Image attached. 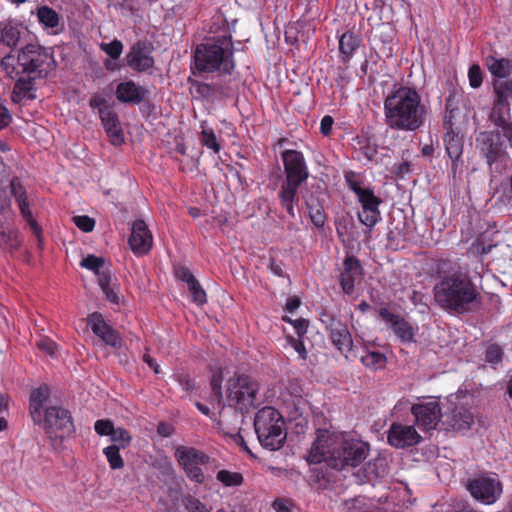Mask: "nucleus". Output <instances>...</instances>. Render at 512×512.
<instances>
[{"mask_svg":"<svg viewBox=\"0 0 512 512\" xmlns=\"http://www.w3.org/2000/svg\"><path fill=\"white\" fill-rule=\"evenodd\" d=\"M431 275L438 279L433 287L435 303L448 313L463 315L482 302L481 293L470 275L449 259H434Z\"/></svg>","mask_w":512,"mask_h":512,"instance_id":"nucleus-1","label":"nucleus"},{"mask_svg":"<svg viewBox=\"0 0 512 512\" xmlns=\"http://www.w3.org/2000/svg\"><path fill=\"white\" fill-rule=\"evenodd\" d=\"M308 461L313 464L325 462L336 470H346L360 465L369 455L370 445L359 439H346L327 429H318Z\"/></svg>","mask_w":512,"mask_h":512,"instance_id":"nucleus-2","label":"nucleus"},{"mask_svg":"<svg viewBox=\"0 0 512 512\" xmlns=\"http://www.w3.org/2000/svg\"><path fill=\"white\" fill-rule=\"evenodd\" d=\"M384 112L390 128L415 131L423 125L426 109L416 89L401 86L386 97Z\"/></svg>","mask_w":512,"mask_h":512,"instance_id":"nucleus-3","label":"nucleus"},{"mask_svg":"<svg viewBox=\"0 0 512 512\" xmlns=\"http://www.w3.org/2000/svg\"><path fill=\"white\" fill-rule=\"evenodd\" d=\"M489 121L496 127L495 132H481L476 138V147L482 156L488 160L510 158L507 145L501 141V137L508 141L512 149V122L510 116V104L495 102L488 115Z\"/></svg>","mask_w":512,"mask_h":512,"instance_id":"nucleus-4","label":"nucleus"},{"mask_svg":"<svg viewBox=\"0 0 512 512\" xmlns=\"http://www.w3.org/2000/svg\"><path fill=\"white\" fill-rule=\"evenodd\" d=\"M55 64L52 53L36 44H28L21 48L17 56L9 53L1 59V66L10 78L20 75H31L42 78Z\"/></svg>","mask_w":512,"mask_h":512,"instance_id":"nucleus-5","label":"nucleus"},{"mask_svg":"<svg viewBox=\"0 0 512 512\" xmlns=\"http://www.w3.org/2000/svg\"><path fill=\"white\" fill-rule=\"evenodd\" d=\"M194 62L201 72L221 71L230 74L235 67L231 38L219 36L199 44L194 53Z\"/></svg>","mask_w":512,"mask_h":512,"instance_id":"nucleus-6","label":"nucleus"},{"mask_svg":"<svg viewBox=\"0 0 512 512\" xmlns=\"http://www.w3.org/2000/svg\"><path fill=\"white\" fill-rule=\"evenodd\" d=\"M254 429L262 447L276 451L284 446L287 437L285 421L275 408L260 409L254 418Z\"/></svg>","mask_w":512,"mask_h":512,"instance_id":"nucleus-7","label":"nucleus"},{"mask_svg":"<svg viewBox=\"0 0 512 512\" xmlns=\"http://www.w3.org/2000/svg\"><path fill=\"white\" fill-rule=\"evenodd\" d=\"M258 382L251 376L235 373L227 381L226 395L229 406L241 412H248L256 406Z\"/></svg>","mask_w":512,"mask_h":512,"instance_id":"nucleus-8","label":"nucleus"},{"mask_svg":"<svg viewBox=\"0 0 512 512\" xmlns=\"http://www.w3.org/2000/svg\"><path fill=\"white\" fill-rule=\"evenodd\" d=\"M286 179L281 185V206L291 217H295L294 204L298 202V188L309 176L305 162H284Z\"/></svg>","mask_w":512,"mask_h":512,"instance_id":"nucleus-9","label":"nucleus"},{"mask_svg":"<svg viewBox=\"0 0 512 512\" xmlns=\"http://www.w3.org/2000/svg\"><path fill=\"white\" fill-rule=\"evenodd\" d=\"M33 422L42 426L51 439H63L75 431L70 412L59 406L45 408L40 414V421Z\"/></svg>","mask_w":512,"mask_h":512,"instance_id":"nucleus-10","label":"nucleus"},{"mask_svg":"<svg viewBox=\"0 0 512 512\" xmlns=\"http://www.w3.org/2000/svg\"><path fill=\"white\" fill-rule=\"evenodd\" d=\"M471 496L484 504L495 503L502 494V483L496 474H481L466 484Z\"/></svg>","mask_w":512,"mask_h":512,"instance_id":"nucleus-11","label":"nucleus"},{"mask_svg":"<svg viewBox=\"0 0 512 512\" xmlns=\"http://www.w3.org/2000/svg\"><path fill=\"white\" fill-rule=\"evenodd\" d=\"M411 413L418 427L427 431L435 429L442 417L438 401L414 404Z\"/></svg>","mask_w":512,"mask_h":512,"instance_id":"nucleus-12","label":"nucleus"},{"mask_svg":"<svg viewBox=\"0 0 512 512\" xmlns=\"http://www.w3.org/2000/svg\"><path fill=\"white\" fill-rule=\"evenodd\" d=\"M329 338L334 347L348 359L349 354L353 351V338L346 323L330 317V323L327 325Z\"/></svg>","mask_w":512,"mask_h":512,"instance_id":"nucleus-13","label":"nucleus"},{"mask_svg":"<svg viewBox=\"0 0 512 512\" xmlns=\"http://www.w3.org/2000/svg\"><path fill=\"white\" fill-rule=\"evenodd\" d=\"M388 443L395 448H408L422 441L414 426L393 423L387 432Z\"/></svg>","mask_w":512,"mask_h":512,"instance_id":"nucleus-14","label":"nucleus"},{"mask_svg":"<svg viewBox=\"0 0 512 512\" xmlns=\"http://www.w3.org/2000/svg\"><path fill=\"white\" fill-rule=\"evenodd\" d=\"M128 243L131 250L138 255H145L151 250L153 238L144 220L133 222Z\"/></svg>","mask_w":512,"mask_h":512,"instance_id":"nucleus-15","label":"nucleus"},{"mask_svg":"<svg viewBox=\"0 0 512 512\" xmlns=\"http://www.w3.org/2000/svg\"><path fill=\"white\" fill-rule=\"evenodd\" d=\"M379 316L384 322L390 324V328L400 341L404 343L415 341V329L412 324L403 317L393 314L387 308H381L379 310Z\"/></svg>","mask_w":512,"mask_h":512,"instance_id":"nucleus-16","label":"nucleus"},{"mask_svg":"<svg viewBox=\"0 0 512 512\" xmlns=\"http://www.w3.org/2000/svg\"><path fill=\"white\" fill-rule=\"evenodd\" d=\"M87 320L92 332L105 344L114 348L121 347L122 341L118 332L104 321L101 313L93 312L88 316Z\"/></svg>","mask_w":512,"mask_h":512,"instance_id":"nucleus-17","label":"nucleus"},{"mask_svg":"<svg viewBox=\"0 0 512 512\" xmlns=\"http://www.w3.org/2000/svg\"><path fill=\"white\" fill-rule=\"evenodd\" d=\"M363 274L360 261L353 255L347 256L343 261V271L340 275V285L345 294L354 292L355 281Z\"/></svg>","mask_w":512,"mask_h":512,"instance_id":"nucleus-18","label":"nucleus"},{"mask_svg":"<svg viewBox=\"0 0 512 512\" xmlns=\"http://www.w3.org/2000/svg\"><path fill=\"white\" fill-rule=\"evenodd\" d=\"M127 64L132 69L143 72L153 67L154 59L148 47L141 42L134 44L126 56Z\"/></svg>","mask_w":512,"mask_h":512,"instance_id":"nucleus-19","label":"nucleus"},{"mask_svg":"<svg viewBox=\"0 0 512 512\" xmlns=\"http://www.w3.org/2000/svg\"><path fill=\"white\" fill-rule=\"evenodd\" d=\"M148 93L146 88L132 80L121 82L116 88V98L122 103L139 104L145 100Z\"/></svg>","mask_w":512,"mask_h":512,"instance_id":"nucleus-20","label":"nucleus"},{"mask_svg":"<svg viewBox=\"0 0 512 512\" xmlns=\"http://www.w3.org/2000/svg\"><path fill=\"white\" fill-rule=\"evenodd\" d=\"M104 129L112 143L119 145L124 141V135L117 114L108 106L99 109Z\"/></svg>","mask_w":512,"mask_h":512,"instance_id":"nucleus-21","label":"nucleus"},{"mask_svg":"<svg viewBox=\"0 0 512 512\" xmlns=\"http://www.w3.org/2000/svg\"><path fill=\"white\" fill-rule=\"evenodd\" d=\"M442 421L447 429L466 431L474 423V417L469 409L463 406H456L449 414H446Z\"/></svg>","mask_w":512,"mask_h":512,"instance_id":"nucleus-22","label":"nucleus"},{"mask_svg":"<svg viewBox=\"0 0 512 512\" xmlns=\"http://www.w3.org/2000/svg\"><path fill=\"white\" fill-rule=\"evenodd\" d=\"M174 456L179 465L184 469L194 465H204L209 462L210 457L204 452L193 447L178 446Z\"/></svg>","mask_w":512,"mask_h":512,"instance_id":"nucleus-23","label":"nucleus"},{"mask_svg":"<svg viewBox=\"0 0 512 512\" xmlns=\"http://www.w3.org/2000/svg\"><path fill=\"white\" fill-rule=\"evenodd\" d=\"M14 88L11 94V100L14 103H20L24 99L33 100L36 98L34 93L35 83L34 81L38 77H32L31 75H20L17 76Z\"/></svg>","mask_w":512,"mask_h":512,"instance_id":"nucleus-24","label":"nucleus"},{"mask_svg":"<svg viewBox=\"0 0 512 512\" xmlns=\"http://www.w3.org/2000/svg\"><path fill=\"white\" fill-rule=\"evenodd\" d=\"M49 397L50 389L47 385H42L31 391L29 409L33 421H40V414L44 412V404L49 400Z\"/></svg>","mask_w":512,"mask_h":512,"instance_id":"nucleus-25","label":"nucleus"},{"mask_svg":"<svg viewBox=\"0 0 512 512\" xmlns=\"http://www.w3.org/2000/svg\"><path fill=\"white\" fill-rule=\"evenodd\" d=\"M389 473L387 459L377 456L371 459L363 469V478L361 482H369L372 479L383 478Z\"/></svg>","mask_w":512,"mask_h":512,"instance_id":"nucleus-26","label":"nucleus"},{"mask_svg":"<svg viewBox=\"0 0 512 512\" xmlns=\"http://www.w3.org/2000/svg\"><path fill=\"white\" fill-rule=\"evenodd\" d=\"M360 40L352 32H345L339 39V52L343 62H348L358 48Z\"/></svg>","mask_w":512,"mask_h":512,"instance_id":"nucleus-27","label":"nucleus"},{"mask_svg":"<svg viewBox=\"0 0 512 512\" xmlns=\"http://www.w3.org/2000/svg\"><path fill=\"white\" fill-rule=\"evenodd\" d=\"M444 144L450 160H458L463 151L461 138L453 131L447 132L444 136Z\"/></svg>","mask_w":512,"mask_h":512,"instance_id":"nucleus-28","label":"nucleus"},{"mask_svg":"<svg viewBox=\"0 0 512 512\" xmlns=\"http://www.w3.org/2000/svg\"><path fill=\"white\" fill-rule=\"evenodd\" d=\"M493 85L497 96L495 102L509 104L512 99V80L508 78L495 79Z\"/></svg>","mask_w":512,"mask_h":512,"instance_id":"nucleus-29","label":"nucleus"},{"mask_svg":"<svg viewBox=\"0 0 512 512\" xmlns=\"http://www.w3.org/2000/svg\"><path fill=\"white\" fill-rule=\"evenodd\" d=\"M487 65L489 71L496 77V79L508 78L512 69L510 61L505 58L496 59L491 57L487 60Z\"/></svg>","mask_w":512,"mask_h":512,"instance_id":"nucleus-30","label":"nucleus"},{"mask_svg":"<svg viewBox=\"0 0 512 512\" xmlns=\"http://www.w3.org/2000/svg\"><path fill=\"white\" fill-rule=\"evenodd\" d=\"M372 503L365 496H356L342 502V512H369Z\"/></svg>","mask_w":512,"mask_h":512,"instance_id":"nucleus-31","label":"nucleus"},{"mask_svg":"<svg viewBox=\"0 0 512 512\" xmlns=\"http://www.w3.org/2000/svg\"><path fill=\"white\" fill-rule=\"evenodd\" d=\"M222 382L223 370L219 367L212 371L210 378L211 395L218 404L223 402Z\"/></svg>","mask_w":512,"mask_h":512,"instance_id":"nucleus-32","label":"nucleus"},{"mask_svg":"<svg viewBox=\"0 0 512 512\" xmlns=\"http://www.w3.org/2000/svg\"><path fill=\"white\" fill-rule=\"evenodd\" d=\"M357 197L362 205V210L367 212L375 213V210H379V205L382 203V200L375 196L373 190L369 188H366V190Z\"/></svg>","mask_w":512,"mask_h":512,"instance_id":"nucleus-33","label":"nucleus"},{"mask_svg":"<svg viewBox=\"0 0 512 512\" xmlns=\"http://www.w3.org/2000/svg\"><path fill=\"white\" fill-rule=\"evenodd\" d=\"M37 16L39 22L44 24L46 27L55 28L59 24V16L57 12L48 6L40 7L38 9Z\"/></svg>","mask_w":512,"mask_h":512,"instance_id":"nucleus-34","label":"nucleus"},{"mask_svg":"<svg viewBox=\"0 0 512 512\" xmlns=\"http://www.w3.org/2000/svg\"><path fill=\"white\" fill-rule=\"evenodd\" d=\"M362 364L371 369H379L385 366L386 356L378 351H370L360 358Z\"/></svg>","mask_w":512,"mask_h":512,"instance_id":"nucleus-35","label":"nucleus"},{"mask_svg":"<svg viewBox=\"0 0 512 512\" xmlns=\"http://www.w3.org/2000/svg\"><path fill=\"white\" fill-rule=\"evenodd\" d=\"M216 478L227 487L240 486L244 481L243 475L241 473L232 472L225 469L218 471Z\"/></svg>","mask_w":512,"mask_h":512,"instance_id":"nucleus-36","label":"nucleus"},{"mask_svg":"<svg viewBox=\"0 0 512 512\" xmlns=\"http://www.w3.org/2000/svg\"><path fill=\"white\" fill-rule=\"evenodd\" d=\"M120 447L117 445H110L106 447L103 452L109 462L111 469H121L124 467V460L120 455Z\"/></svg>","mask_w":512,"mask_h":512,"instance_id":"nucleus-37","label":"nucleus"},{"mask_svg":"<svg viewBox=\"0 0 512 512\" xmlns=\"http://www.w3.org/2000/svg\"><path fill=\"white\" fill-rule=\"evenodd\" d=\"M200 142L203 146L211 149L214 153H218L220 150V143L214 131L209 127H202Z\"/></svg>","mask_w":512,"mask_h":512,"instance_id":"nucleus-38","label":"nucleus"},{"mask_svg":"<svg viewBox=\"0 0 512 512\" xmlns=\"http://www.w3.org/2000/svg\"><path fill=\"white\" fill-rule=\"evenodd\" d=\"M307 207L309 210V216H310L312 223L317 228H322L326 222V215L324 212V208L319 203L314 204L312 202L307 203Z\"/></svg>","mask_w":512,"mask_h":512,"instance_id":"nucleus-39","label":"nucleus"},{"mask_svg":"<svg viewBox=\"0 0 512 512\" xmlns=\"http://www.w3.org/2000/svg\"><path fill=\"white\" fill-rule=\"evenodd\" d=\"M20 39V31L13 26H6L1 31L0 42L7 47H15Z\"/></svg>","mask_w":512,"mask_h":512,"instance_id":"nucleus-40","label":"nucleus"},{"mask_svg":"<svg viewBox=\"0 0 512 512\" xmlns=\"http://www.w3.org/2000/svg\"><path fill=\"white\" fill-rule=\"evenodd\" d=\"M110 437H111V441L118 443L116 445L122 449L127 448L130 445L131 440H132V437L129 434V432L122 427H118V428L114 427L113 432Z\"/></svg>","mask_w":512,"mask_h":512,"instance_id":"nucleus-41","label":"nucleus"},{"mask_svg":"<svg viewBox=\"0 0 512 512\" xmlns=\"http://www.w3.org/2000/svg\"><path fill=\"white\" fill-rule=\"evenodd\" d=\"M105 264V259L103 257H98L93 254H89L87 257L83 258L80 262L81 267L86 268L90 271H93L97 274L100 270H102Z\"/></svg>","mask_w":512,"mask_h":512,"instance_id":"nucleus-42","label":"nucleus"},{"mask_svg":"<svg viewBox=\"0 0 512 512\" xmlns=\"http://www.w3.org/2000/svg\"><path fill=\"white\" fill-rule=\"evenodd\" d=\"M503 349L496 343L489 344L485 350V361L490 364H498L503 359Z\"/></svg>","mask_w":512,"mask_h":512,"instance_id":"nucleus-43","label":"nucleus"},{"mask_svg":"<svg viewBox=\"0 0 512 512\" xmlns=\"http://www.w3.org/2000/svg\"><path fill=\"white\" fill-rule=\"evenodd\" d=\"M182 503L188 512H209L206 506L192 495L185 496Z\"/></svg>","mask_w":512,"mask_h":512,"instance_id":"nucleus-44","label":"nucleus"},{"mask_svg":"<svg viewBox=\"0 0 512 512\" xmlns=\"http://www.w3.org/2000/svg\"><path fill=\"white\" fill-rule=\"evenodd\" d=\"M188 289L192 295V300L197 305H203L206 303V292L201 287L197 279L188 285Z\"/></svg>","mask_w":512,"mask_h":512,"instance_id":"nucleus-45","label":"nucleus"},{"mask_svg":"<svg viewBox=\"0 0 512 512\" xmlns=\"http://www.w3.org/2000/svg\"><path fill=\"white\" fill-rule=\"evenodd\" d=\"M100 47L106 54H108L113 59L119 58L123 50L122 42L117 39L113 40L110 43H102Z\"/></svg>","mask_w":512,"mask_h":512,"instance_id":"nucleus-46","label":"nucleus"},{"mask_svg":"<svg viewBox=\"0 0 512 512\" xmlns=\"http://www.w3.org/2000/svg\"><path fill=\"white\" fill-rule=\"evenodd\" d=\"M73 223L83 232H91L95 226V220L87 215L73 217Z\"/></svg>","mask_w":512,"mask_h":512,"instance_id":"nucleus-47","label":"nucleus"},{"mask_svg":"<svg viewBox=\"0 0 512 512\" xmlns=\"http://www.w3.org/2000/svg\"><path fill=\"white\" fill-rule=\"evenodd\" d=\"M345 181L350 190H352L357 196H359L366 188L361 187V183L358 180V175L353 171L345 173Z\"/></svg>","mask_w":512,"mask_h":512,"instance_id":"nucleus-48","label":"nucleus"},{"mask_svg":"<svg viewBox=\"0 0 512 512\" xmlns=\"http://www.w3.org/2000/svg\"><path fill=\"white\" fill-rule=\"evenodd\" d=\"M358 217L363 225L371 229L380 219V211L375 210V213H373L362 210V212L358 214Z\"/></svg>","mask_w":512,"mask_h":512,"instance_id":"nucleus-49","label":"nucleus"},{"mask_svg":"<svg viewBox=\"0 0 512 512\" xmlns=\"http://www.w3.org/2000/svg\"><path fill=\"white\" fill-rule=\"evenodd\" d=\"M94 429L101 436H111L114 425L109 419H100L95 422Z\"/></svg>","mask_w":512,"mask_h":512,"instance_id":"nucleus-50","label":"nucleus"},{"mask_svg":"<svg viewBox=\"0 0 512 512\" xmlns=\"http://www.w3.org/2000/svg\"><path fill=\"white\" fill-rule=\"evenodd\" d=\"M469 83L472 88H479L483 81L482 70L479 65H472L468 71Z\"/></svg>","mask_w":512,"mask_h":512,"instance_id":"nucleus-51","label":"nucleus"},{"mask_svg":"<svg viewBox=\"0 0 512 512\" xmlns=\"http://www.w3.org/2000/svg\"><path fill=\"white\" fill-rule=\"evenodd\" d=\"M15 201L19 207L20 214L22 216H31L30 204L28 201L27 191L22 192V194H18L15 197Z\"/></svg>","mask_w":512,"mask_h":512,"instance_id":"nucleus-52","label":"nucleus"},{"mask_svg":"<svg viewBox=\"0 0 512 512\" xmlns=\"http://www.w3.org/2000/svg\"><path fill=\"white\" fill-rule=\"evenodd\" d=\"M0 244H7L10 249H16L20 244L17 239V233L14 231H2L0 233Z\"/></svg>","mask_w":512,"mask_h":512,"instance_id":"nucleus-53","label":"nucleus"},{"mask_svg":"<svg viewBox=\"0 0 512 512\" xmlns=\"http://www.w3.org/2000/svg\"><path fill=\"white\" fill-rule=\"evenodd\" d=\"M176 381L180 384L182 389L187 392L191 393L195 390V384L191 380L188 374L180 373L175 376Z\"/></svg>","mask_w":512,"mask_h":512,"instance_id":"nucleus-54","label":"nucleus"},{"mask_svg":"<svg viewBox=\"0 0 512 512\" xmlns=\"http://www.w3.org/2000/svg\"><path fill=\"white\" fill-rule=\"evenodd\" d=\"M199 466L200 465H194L188 468H184V471L191 480L197 483H202L204 481V474Z\"/></svg>","mask_w":512,"mask_h":512,"instance_id":"nucleus-55","label":"nucleus"},{"mask_svg":"<svg viewBox=\"0 0 512 512\" xmlns=\"http://www.w3.org/2000/svg\"><path fill=\"white\" fill-rule=\"evenodd\" d=\"M473 246L476 249L477 253H479L480 255H486L491 252L492 248L495 245H493V244L486 245L484 237L480 236L475 240Z\"/></svg>","mask_w":512,"mask_h":512,"instance_id":"nucleus-56","label":"nucleus"},{"mask_svg":"<svg viewBox=\"0 0 512 512\" xmlns=\"http://www.w3.org/2000/svg\"><path fill=\"white\" fill-rule=\"evenodd\" d=\"M288 340L291 346L299 354L300 358L305 360L307 358V351L301 338L298 337V339H295L293 337H289Z\"/></svg>","mask_w":512,"mask_h":512,"instance_id":"nucleus-57","label":"nucleus"},{"mask_svg":"<svg viewBox=\"0 0 512 512\" xmlns=\"http://www.w3.org/2000/svg\"><path fill=\"white\" fill-rule=\"evenodd\" d=\"M96 275H97L98 284L101 287V289L107 288L110 286L112 276H111V272L108 269H102Z\"/></svg>","mask_w":512,"mask_h":512,"instance_id":"nucleus-58","label":"nucleus"},{"mask_svg":"<svg viewBox=\"0 0 512 512\" xmlns=\"http://www.w3.org/2000/svg\"><path fill=\"white\" fill-rule=\"evenodd\" d=\"M37 346L40 350L46 352L47 354H49L51 356L54 355V353H55L56 344L50 339L44 338V339L39 340L37 342Z\"/></svg>","mask_w":512,"mask_h":512,"instance_id":"nucleus-59","label":"nucleus"},{"mask_svg":"<svg viewBox=\"0 0 512 512\" xmlns=\"http://www.w3.org/2000/svg\"><path fill=\"white\" fill-rule=\"evenodd\" d=\"M397 167L391 170V178H402L410 170V162H400Z\"/></svg>","mask_w":512,"mask_h":512,"instance_id":"nucleus-60","label":"nucleus"},{"mask_svg":"<svg viewBox=\"0 0 512 512\" xmlns=\"http://www.w3.org/2000/svg\"><path fill=\"white\" fill-rule=\"evenodd\" d=\"M292 325H293L298 337L301 338L307 332L309 322H308V320H306L304 318H299V319L294 320L292 322Z\"/></svg>","mask_w":512,"mask_h":512,"instance_id":"nucleus-61","label":"nucleus"},{"mask_svg":"<svg viewBox=\"0 0 512 512\" xmlns=\"http://www.w3.org/2000/svg\"><path fill=\"white\" fill-rule=\"evenodd\" d=\"M176 276L187 283V285H189L190 283H192L193 281L196 280V278L194 277V275L190 272V270L186 267H179L177 270H176Z\"/></svg>","mask_w":512,"mask_h":512,"instance_id":"nucleus-62","label":"nucleus"},{"mask_svg":"<svg viewBox=\"0 0 512 512\" xmlns=\"http://www.w3.org/2000/svg\"><path fill=\"white\" fill-rule=\"evenodd\" d=\"M334 120L331 116L326 115L322 118L320 123V131L324 136H328L332 132Z\"/></svg>","mask_w":512,"mask_h":512,"instance_id":"nucleus-63","label":"nucleus"},{"mask_svg":"<svg viewBox=\"0 0 512 512\" xmlns=\"http://www.w3.org/2000/svg\"><path fill=\"white\" fill-rule=\"evenodd\" d=\"M26 189L23 186L21 180L18 177H13L10 181V193L13 197H15L18 194H22V192H25Z\"/></svg>","mask_w":512,"mask_h":512,"instance_id":"nucleus-64","label":"nucleus"}]
</instances>
